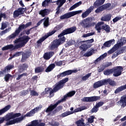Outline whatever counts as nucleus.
Segmentation results:
<instances>
[{
    "label": "nucleus",
    "instance_id": "nucleus-34",
    "mask_svg": "<svg viewBox=\"0 0 126 126\" xmlns=\"http://www.w3.org/2000/svg\"><path fill=\"white\" fill-rule=\"evenodd\" d=\"M111 17H112V15L109 14L102 17L101 19V20L102 21H110V20H111Z\"/></svg>",
    "mask_w": 126,
    "mask_h": 126
},
{
    "label": "nucleus",
    "instance_id": "nucleus-20",
    "mask_svg": "<svg viewBox=\"0 0 126 126\" xmlns=\"http://www.w3.org/2000/svg\"><path fill=\"white\" fill-rule=\"evenodd\" d=\"M20 31H21L19 28L14 32L13 33L10 35L9 36H8V39H15L17 36L18 35V34L20 33Z\"/></svg>",
    "mask_w": 126,
    "mask_h": 126
},
{
    "label": "nucleus",
    "instance_id": "nucleus-58",
    "mask_svg": "<svg viewBox=\"0 0 126 126\" xmlns=\"http://www.w3.org/2000/svg\"><path fill=\"white\" fill-rule=\"evenodd\" d=\"M7 27V23H2L0 29L1 30H3L4 29H5V28Z\"/></svg>",
    "mask_w": 126,
    "mask_h": 126
},
{
    "label": "nucleus",
    "instance_id": "nucleus-57",
    "mask_svg": "<svg viewBox=\"0 0 126 126\" xmlns=\"http://www.w3.org/2000/svg\"><path fill=\"white\" fill-rule=\"evenodd\" d=\"M121 19H122L121 16H117L113 19V22L114 23L118 22V21L121 20Z\"/></svg>",
    "mask_w": 126,
    "mask_h": 126
},
{
    "label": "nucleus",
    "instance_id": "nucleus-45",
    "mask_svg": "<svg viewBox=\"0 0 126 126\" xmlns=\"http://www.w3.org/2000/svg\"><path fill=\"white\" fill-rule=\"evenodd\" d=\"M94 42V39L92 38L90 40L81 41L79 42V44H80L81 45H82L83 43H87L91 44V43H93Z\"/></svg>",
    "mask_w": 126,
    "mask_h": 126
},
{
    "label": "nucleus",
    "instance_id": "nucleus-28",
    "mask_svg": "<svg viewBox=\"0 0 126 126\" xmlns=\"http://www.w3.org/2000/svg\"><path fill=\"white\" fill-rule=\"evenodd\" d=\"M55 67L56 64H55V63L50 64L49 66H48L47 68L46 69V72H50V71H52L53 69H54V68Z\"/></svg>",
    "mask_w": 126,
    "mask_h": 126
},
{
    "label": "nucleus",
    "instance_id": "nucleus-15",
    "mask_svg": "<svg viewBox=\"0 0 126 126\" xmlns=\"http://www.w3.org/2000/svg\"><path fill=\"white\" fill-rule=\"evenodd\" d=\"M25 11V9L23 8H20L17 10L15 11L13 13L14 17L15 18L16 17H18L19 15H21V14H23V13H24V11Z\"/></svg>",
    "mask_w": 126,
    "mask_h": 126
},
{
    "label": "nucleus",
    "instance_id": "nucleus-5",
    "mask_svg": "<svg viewBox=\"0 0 126 126\" xmlns=\"http://www.w3.org/2000/svg\"><path fill=\"white\" fill-rule=\"evenodd\" d=\"M21 116V114L20 113H15L11 112L10 113H8L5 116V118L4 117H0V125L2 124L4 121H9V120H11V119H14L15 118H17L18 117H20Z\"/></svg>",
    "mask_w": 126,
    "mask_h": 126
},
{
    "label": "nucleus",
    "instance_id": "nucleus-50",
    "mask_svg": "<svg viewBox=\"0 0 126 126\" xmlns=\"http://www.w3.org/2000/svg\"><path fill=\"white\" fill-rule=\"evenodd\" d=\"M90 76H91V73H88V74H86L85 76H83L82 77V79L84 81H86V80H87V79H88V78H89V77H90Z\"/></svg>",
    "mask_w": 126,
    "mask_h": 126
},
{
    "label": "nucleus",
    "instance_id": "nucleus-64",
    "mask_svg": "<svg viewBox=\"0 0 126 126\" xmlns=\"http://www.w3.org/2000/svg\"><path fill=\"white\" fill-rule=\"evenodd\" d=\"M50 125L52 126H60V123L57 122H53L51 124H50Z\"/></svg>",
    "mask_w": 126,
    "mask_h": 126
},
{
    "label": "nucleus",
    "instance_id": "nucleus-12",
    "mask_svg": "<svg viewBox=\"0 0 126 126\" xmlns=\"http://www.w3.org/2000/svg\"><path fill=\"white\" fill-rule=\"evenodd\" d=\"M118 106H121L122 108H125L126 106V95L122 96L120 101L117 102Z\"/></svg>",
    "mask_w": 126,
    "mask_h": 126
},
{
    "label": "nucleus",
    "instance_id": "nucleus-48",
    "mask_svg": "<svg viewBox=\"0 0 126 126\" xmlns=\"http://www.w3.org/2000/svg\"><path fill=\"white\" fill-rule=\"evenodd\" d=\"M94 119H95V116H91L88 119V123H89V124H92L93 123H94Z\"/></svg>",
    "mask_w": 126,
    "mask_h": 126
},
{
    "label": "nucleus",
    "instance_id": "nucleus-18",
    "mask_svg": "<svg viewBox=\"0 0 126 126\" xmlns=\"http://www.w3.org/2000/svg\"><path fill=\"white\" fill-rule=\"evenodd\" d=\"M43 21V24L45 27H48L49 26V18H45L44 19L41 20L40 21L38 22L37 24V26H39L41 23H42V22Z\"/></svg>",
    "mask_w": 126,
    "mask_h": 126
},
{
    "label": "nucleus",
    "instance_id": "nucleus-60",
    "mask_svg": "<svg viewBox=\"0 0 126 126\" xmlns=\"http://www.w3.org/2000/svg\"><path fill=\"white\" fill-rule=\"evenodd\" d=\"M11 30V28L7 29L4 31H2L0 34V35H2L3 34H5V33H7V32H9V31H10Z\"/></svg>",
    "mask_w": 126,
    "mask_h": 126
},
{
    "label": "nucleus",
    "instance_id": "nucleus-41",
    "mask_svg": "<svg viewBox=\"0 0 126 126\" xmlns=\"http://www.w3.org/2000/svg\"><path fill=\"white\" fill-rule=\"evenodd\" d=\"M86 109H87V108H86V106H83L82 107H79V108L75 109L74 110V111H72V112H73V113H77L78 112H81V111H83L84 110H86Z\"/></svg>",
    "mask_w": 126,
    "mask_h": 126
},
{
    "label": "nucleus",
    "instance_id": "nucleus-16",
    "mask_svg": "<svg viewBox=\"0 0 126 126\" xmlns=\"http://www.w3.org/2000/svg\"><path fill=\"white\" fill-rule=\"evenodd\" d=\"M66 1V0H58L57 2V4L58 5L57 11H56V14H59L60 13V8L61 6L63 5V4Z\"/></svg>",
    "mask_w": 126,
    "mask_h": 126
},
{
    "label": "nucleus",
    "instance_id": "nucleus-47",
    "mask_svg": "<svg viewBox=\"0 0 126 126\" xmlns=\"http://www.w3.org/2000/svg\"><path fill=\"white\" fill-rule=\"evenodd\" d=\"M112 73H113V69H107L104 71V75H110Z\"/></svg>",
    "mask_w": 126,
    "mask_h": 126
},
{
    "label": "nucleus",
    "instance_id": "nucleus-9",
    "mask_svg": "<svg viewBox=\"0 0 126 126\" xmlns=\"http://www.w3.org/2000/svg\"><path fill=\"white\" fill-rule=\"evenodd\" d=\"M76 72H77V70H68L58 74L57 77L58 78H62V77H64L66 75H69L71 73H75Z\"/></svg>",
    "mask_w": 126,
    "mask_h": 126
},
{
    "label": "nucleus",
    "instance_id": "nucleus-17",
    "mask_svg": "<svg viewBox=\"0 0 126 126\" xmlns=\"http://www.w3.org/2000/svg\"><path fill=\"white\" fill-rule=\"evenodd\" d=\"M126 43V38L125 37H122L118 40L117 44H115V47L117 48H120L122 47L124 44Z\"/></svg>",
    "mask_w": 126,
    "mask_h": 126
},
{
    "label": "nucleus",
    "instance_id": "nucleus-52",
    "mask_svg": "<svg viewBox=\"0 0 126 126\" xmlns=\"http://www.w3.org/2000/svg\"><path fill=\"white\" fill-rule=\"evenodd\" d=\"M93 55V50H91L87 53H86L84 56V57H90V56H92Z\"/></svg>",
    "mask_w": 126,
    "mask_h": 126
},
{
    "label": "nucleus",
    "instance_id": "nucleus-54",
    "mask_svg": "<svg viewBox=\"0 0 126 126\" xmlns=\"http://www.w3.org/2000/svg\"><path fill=\"white\" fill-rule=\"evenodd\" d=\"M104 69H105V66L104 65H101L97 67V71L98 72H102Z\"/></svg>",
    "mask_w": 126,
    "mask_h": 126
},
{
    "label": "nucleus",
    "instance_id": "nucleus-59",
    "mask_svg": "<svg viewBox=\"0 0 126 126\" xmlns=\"http://www.w3.org/2000/svg\"><path fill=\"white\" fill-rule=\"evenodd\" d=\"M31 95L32 96H38V95H39V94H38V93H37V92H36L35 91H31Z\"/></svg>",
    "mask_w": 126,
    "mask_h": 126
},
{
    "label": "nucleus",
    "instance_id": "nucleus-13",
    "mask_svg": "<svg viewBox=\"0 0 126 126\" xmlns=\"http://www.w3.org/2000/svg\"><path fill=\"white\" fill-rule=\"evenodd\" d=\"M106 81H105V80H102L94 83V88H99V87L105 85V84H106Z\"/></svg>",
    "mask_w": 126,
    "mask_h": 126
},
{
    "label": "nucleus",
    "instance_id": "nucleus-53",
    "mask_svg": "<svg viewBox=\"0 0 126 126\" xmlns=\"http://www.w3.org/2000/svg\"><path fill=\"white\" fill-rule=\"evenodd\" d=\"M99 108L96 105L91 110V113H97Z\"/></svg>",
    "mask_w": 126,
    "mask_h": 126
},
{
    "label": "nucleus",
    "instance_id": "nucleus-37",
    "mask_svg": "<svg viewBox=\"0 0 126 126\" xmlns=\"http://www.w3.org/2000/svg\"><path fill=\"white\" fill-rule=\"evenodd\" d=\"M105 0H96L94 2V5L95 6L101 5V4H103L104 2H105Z\"/></svg>",
    "mask_w": 126,
    "mask_h": 126
},
{
    "label": "nucleus",
    "instance_id": "nucleus-43",
    "mask_svg": "<svg viewBox=\"0 0 126 126\" xmlns=\"http://www.w3.org/2000/svg\"><path fill=\"white\" fill-rule=\"evenodd\" d=\"M118 49H119V47H117L116 45H115V46H114L111 49L108 51V54L111 55V54H113L114 52H116Z\"/></svg>",
    "mask_w": 126,
    "mask_h": 126
},
{
    "label": "nucleus",
    "instance_id": "nucleus-2",
    "mask_svg": "<svg viewBox=\"0 0 126 126\" xmlns=\"http://www.w3.org/2000/svg\"><path fill=\"white\" fill-rule=\"evenodd\" d=\"M76 30V27H72L63 31L62 33H60L58 35V38H60L59 39H56L53 41L51 45V49L58 48L60 45L64 43V42H65V37H64L63 35H66V34H70V33H73V32H75Z\"/></svg>",
    "mask_w": 126,
    "mask_h": 126
},
{
    "label": "nucleus",
    "instance_id": "nucleus-51",
    "mask_svg": "<svg viewBox=\"0 0 126 126\" xmlns=\"http://www.w3.org/2000/svg\"><path fill=\"white\" fill-rule=\"evenodd\" d=\"M44 70V68L41 67H38L37 68H35V72L36 73H39V72H41Z\"/></svg>",
    "mask_w": 126,
    "mask_h": 126
},
{
    "label": "nucleus",
    "instance_id": "nucleus-36",
    "mask_svg": "<svg viewBox=\"0 0 126 126\" xmlns=\"http://www.w3.org/2000/svg\"><path fill=\"white\" fill-rule=\"evenodd\" d=\"M32 24V23L29 22V23H27L26 25H22L20 26L19 27V28L21 31L23 29H25V28H27V27H28L29 26H30Z\"/></svg>",
    "mask_w": 126,
    "mask_h": 126
},
{
    "label": "nucleus",
    "instance_id": "nucleus-42",
    "mask_svg": "<svg viewBox=\"0 0 126 126\" xmlns=\"http://www.w3.org/2000/svg\"><path fill=\"white\" fill-rule=\"evenodd\" d=\"M72 114H73V112L72 111H66L65 112H64L61 115V117H63V118H64V117H67V116H69V115H72Z\"/></svg>",
    "mask_w": 126,
    "mask_h": 126
},
{
    "label": "nucleus",
    "instance_id": "nucleus-56",
    "mask_svg": "<svg viewBox=\"0 0 126 126\" xmlns=\"http://www.w3.org/2000/svg\"><path fill=\"white\" fill-rule=\"evenodd\" d=\"M95 34V32H90L87 34H85L83 35V37L84 38H86L87 37H89V36H93V35H94Z\"/></svg>",
    "mask_w": 126,
    "mask_h": 126
},
{
    "label": "nucleus",
    "instance_id": "nucleus-46",
    "mask_svg": "<svg viewBox=\"0 0 126 126\" xmlns=\"http://www.w3.org/2000/svg\"><path fill=\"white\" fill-rule=\"evenodd\" d=\"M105 81H106V84L108 83L110 85H111L112 86H114V85H116V82H115L114 81H112V80L110 79L105 80Z\"/></svg>",
    "mask_w": 126,
    "mask_h": 126
},
{
    "label": "nucleus",
    "instance_id": "nucleus-61",
    "mask_svg": "<svg viewBox=\"0 0 126 126\" xmlns=\"http://www.w3.org/2000/svg\"><path fill=\"white\" fill-rule=\"evenodd\" d=\"M110 6H111L110 3H107V4H105L102 5L103 10L107 9V8H109V7H110Z\"/></svg>",
    "mask_w": 126,
    "mask_h": 126
},
{
    "label": "nucleus",
    "instance_id": "nucleus-38",
    "mask_svg": "<svg viewBox=\"0 0 126 126\" xmlns=\"http://www.w3.org/2000/svg\"><path fill=\"white\" fill-rule=\"evenodd\" d=\"M76 124L77 126H86V124L84 123V121L83 120V119L77 121L76 122Z\"/></svg>",
    "mask_w": 126,
    "mask_h": 126
},
{
    "label": "nucleus",
    "instance_id": "nucleus-4",
    "mask_svg": "<svg viewBox=\"0 0 126 126\" xmlns=\"http://www.w3.org/2000/svg\"><path fill=\"white\" fill-rule=\"evenodd\" d=\"M75 94V91H71L67 94H66L65 95H64L63 98L60 101L57 102L56 103H55L54 105H51L47 109L46 112L47 113H49L50 112H52L57 106L61 103V102H63V101H65L66 99H67L68 97H72V96H74Z\"/></svg>",
    "mask_w": 126,
    "mask_h": 126
},
{
    "label": "nucleus",
    "instance_id": "nucleus-62",
    "mask_svg": "<svg viewBox=\"0 0 126 126\" xmlns=\"http://www.w3.org/2000/svg\"><path fill=\"white\" fill-rule=\"evenodd\" d=\"M103 105H104V102L100 101L98 102L96 104L95 106L96 107H97V108H99V107H102V106H103Z\"/></svg>",
    "mask_w": 126,
    "mask_h": 126
},
{
    "label": "nucleus",
    "instance_id": "nucleus-24",
    "mask_svg": "<svg viewBox=\"0 0 126 126\" xmlns=\"http://www.w3.org/2000/svg\"><path fill=\"white\" fill-rule=\"evenodd\" d=\"M104 24V22H99L96 25L95 29L96 31H97L98 33H100L101 32V29H102L101 26Z\"/></svg>",
    "mask_w": 126,
    "mask_h": 126
},
{
    "label": "nucleus",
    "instance_id": "nucleus-6",
    "mask_svg": "<svg viewBox=\"0 0 126 126\" xmlns=\"http://www.w3.org/2000/svg\"><path fill=\"white\" fill-rule=\"evenodd\" d=\"M67 81H68V78H66L57 83L53 89L54 92H57V91L60 90V89H62V88H63V87L64 86V84L66 83Z\"/></svg>",
    "mask_w": 126,
    "mask_h": 126
},
{
    "label": "nucleus",
    "instance_id": "nucleus-26",
    "mask_svg": "<svg viewBox=\"0 0 126 126\" xmlns=\"http://www.w3.org/2000/svg\"><path fill=\"white\" fill-rule=\"evenodd\" d=\"M125 89H126V84L118 88L115 90L114 93H115V94H118V93H120V92H122V91H123V90H125Z\"/></svg>",
    "mask_w": 126,
    "mask_h": 126
},
{
    "label": "nucleus",
    "instance_id": "nucleus-55",
    "mask_svg": "<svg viewBox=\"0 0 126 126\" xmlns=\"http://www.w3.org/2000/svg\"><path fill=\"white\" fill-rule=\"evenodd\" d=\"M103 10H104V9L102 6H101L100 7H98L96 10H95V12L96 13H99V12H101V11H103Z\"/></svg>",
    "mask_w": 126,
    "mask_h": 126
},
{
    "label": "nucleus",
    "instance_id": "nucleus-63",
    "mask_svg": "<svg viewBox=\"0 0 126 126\" xmlns=\"http://www.w3.org/2000/svg\"><path fill=\"white\" fill-rule=\"evenodd\" d=\"M63 61H59L55 62V64L58 66H61V65H63Z\"/></svg>",
    "mask_w": 126,
    "mask_h": 126
},
{
    "label": "nucleus",
    "instance_id": "nucleus-14",
    "mask_svg": "<svg viewBox=\"0 0 126 126\" xmlns=\"http://www.w3.org/2000/svg\"><path fill=\"white\" fill-rule=\"evenodd\" d=\"M90 22V18H87L84 20H83L80 24V25H81L82 27L85 28H87L89 27V23Z\"/></svg>",
    "mask_w": 126,
    "mask_h": 126
},
{
    "label": "nucleus",
    "instance_id": "nucleus-44",
    "mask_svg": "<svg viewBox=\"0 0 126 126\" xmlns=\"http://www.w3.org/2000/svg\"><path fill=\"white\" fill-rule=\"evenodd\" d=\"M10 78H12V76L9 74L5 75L4 77V79L5 81H6V82H8V81H9V79H10Z\"/></svg>",
    "mask_w": 126,
    "mask_h": 126
},
{
    "label": "nucleus",
    "instance_id": "nucleus-3",
    "mask_svg": "<svg viewBox=\"0 0 126 126\" xmlns=\"http://www.w3.org/2000/svg\"><path fill=\"white\" fill-rule=\"evenodd\" d=\"M41 108H42V106L37 107L32 110L30 112H28L24 116H22L20 118H16L13 119V120L7 122L6 123V126H10L11 125H14V124H19V123H21L22 120L25 119L26 117H32V116H34V114L38 113V112L41 110Z\"/></svg>",
    "mask_w": 126,
    "mask_h": 126
},
{
    "label": "nucleus",
    "instance_id": "nucleus-39",
    "mask_svg": "<svg viewBox=\"0 0 126 126\" xmlns=\"http://www.w3.org/2000/svg\"><path fill=\"white\" fill-rule=\"evenodd\" d=\"M13 68V65H8L7 66L5 67L4 70L2 72H1V73H5V72H8V71L10 69H11Z\"/></svg>",
    "mask_w": 126,
    "mask_h": 126
},
{
    "label": "nucleus",
    "instance_id": "nucleus-10",
    "mask_svg": "<svg viewBox=\"0 0 126 126\" xmlns=\"http://www.w3.org/2000/svg\"><path fill=\"white\" fill-rule=\"evenodd\" d=\"M100 99L99 96L85 97L82 99L83 102H94Z\"/></svg>",
    "mask_w": 126,
    "mask_h": 126
},
{
    "label": "nucleus",
    "instance_id": "nucleus-25",
    "mask_svg": "<svg viewBox=\"0 0 126 126\" xmlns=\"http://www.w3.org/2000/svg\"><path fill=\"white\" fill-rule=\"evenodd\" d=\"M49 13H50V10L47 9L42 10L39 12V14L42 16V17H44L46 15H48Z\"/></svg>",
    "mask_w": 126,
    "mask_h": 126
},
{
    "label": "nucleus",
    "instance_id": "nucleus-27",
    "mask_svg": "<svg viewBox=\"0 0 126 126\" xmlns=\"http://www.w3.org/2000/svg\"><path fill=\"white\" fill-rule=\"evenodd\" d=\"M123 53L124 52V50H123L122 48L121 50L117 51L115 53H114V54L112 56V59H115V58H117L119 55H121V54H123Z\"/></svg>",
    "mask_w": 126,
    "mask_h": 126
},
{
    "label": "nucleus",
    "instance_id": "nucleus-23",
    "mask_svg": "<svg viewBox=\"0 0 126 126\" xmlns=\"http://www.w3.org/2000/svg\"><path fill=\"white\" fill-rule=\"evenodd\" d=\"M55 54L53 52H49L44 54L43 58L45 60H50Z\"/></svg>",
    "mask_w": 126,
    "mask_h": 126
},
{
    "label": "nucleus",
    "instance_id": "nucleus-11",
    "mask_svg": "<svg viewBox=\"0 0 126 126\" xmlns=\"http://www.w3.org/2000/svg\"><path fill=\"white\" fill-rule=\"evenodd\" d=\"M93 9H94V6H91L86 10V11L82 14V18H86V17H87V16H88V15H89V14L92 12Z\"/></svg>",
    "mask_w": 126,
    "mask_h": 126
},
{
    "label": "nucleus",
    "instance_id": "nucleus-8",
    "mask_svg": "<svg viewBox=\"0 0 126 126\" xmlns=\"http://www.w3.org/2000/svg\"><path fill=\"white\" fill-rule=\"evenodd\" d=\"M113 76L115 77L120 76L122 75L123 72V67L122 66H116L112 69Z\"/></svg>",
    "mask_w": 126,
    "mask_h": 126
},
{
    "label": "nucleus",
    "instance_id": "nucleus-35",
    "mask_svg": "<svg viewBox=\"0 0 126 126\" xmlns=\"http://www.w3.org/2000/svg\"><path fill=\"white\" fill-rule=\"evenodd\" d=\"M51 35H49V32L48 33H47V35H45L44 36L41 37L40 39H39L37 43V44H41V43L44 42V41H45V40H46V39H47V38H48V37L50 36Z\"/></svg>",
    "mask_w": 126,
    "mask_h": 126
},
{
    "label": "nucleus",
    "instance_id": "nucleus-1",
    "mask_svg": "<svg viewBox=\"0 0 126 126\" xmlns=\"http://www.w3.org/2000/svg\"><path fill=\"white\" fill-rule=\"evenodd\" d=\"M30 38L28 36L26 35L18 39H16L14 41L15 46L12 44L8 45L2 48V51H6L7 50H15L24 47Z\"/></svg>",
    "mask_w": 126,
    "mask_h": 126
},
{
    "label": "nucleus",
    "instance_id": "nucleus-32",
    "mask_svg": "<svg viewBox=\"0 0 126 126\" xmlns=\"http://www.w3.org/2000/svg\"><path fill=\"white\" fill-rule=\"evenodd\" d=\"M107 57V53L103 54V55H101L99 57H98L95 61L94 63H97L98 62H100L101 60H103L105 59Z\"/></svg>",
    "mask_w": 126,
    "mask_h": 126
},
{
    "label": "nucleus",
    "instance_id": "nucleus-7",
    "mask_svg": "<svg viewBox=\"0 0 126 126\" xmlns=\"http://www.w3.org/2000/svg\"><path fill=\"white\" fill-rule=\"evenodd\" d=\"M82 13V10L70 12L61 16L60 18L61 19H65V18H70V17H72V16H74V15H76V14H79V13Z\"/></svg>",
    "mask_w": 126,
    "mask_h": 126
},
{
    "label": "nucleus",
    "instance_id": "nucleus-19",
    "mask_svg": "<svg viewBox=\"0 0 126 126\" xmlns=\"http://www.w3.org/2000/svg\"><path fill=\"white\" fill-rule=\"evenodd\" d=\"M114 44H115V39L109 40L104 43L103 46L102 47L101 49H104V47H107V48H109L111 47V45H114Z\"/></svg>",
    "mask_w": 126,
    "mask_h": 126
},
{
    "label": "nucleus",
    "instance_id": "nucleus-40",
    "mask_svg": "<svg viewBox=\"0 0 126 126\" xmlns=\"http://www.w3.org/2000/svg\"><path fill=\"white\" fill-rule=\"evenodd\" d=\"M51 2H52V0H45L43 1L42 5L44 7H46V6H48Z\"/></svg>",
    "mask_w": 126,
    "mask_h": 126
},
{
    "label": "nucleus",
    "instance_id": "nucleus-21",
    "mask_svg": "<svg viewBox=\"0 0 126 126\" xmlns=\"http://www.w3.org/2000/svg\"><path fill=\"white\" fill-rule=\"evenodd\" d=\"M54 90H52V88H47L45 89L44 92L42 93V95L44 96V95H46V94H50V95H52L53 93H54Z\"/></svg>",
    "mask_w": 126,
    "mask_h": 126
},
{
    "label": "nucleus",
    "instance_id": "nucleus-22",
    "mask_svg": "<svg viewBox=\"0 0 126 126\" xmlns=\"http://www.w3.org/2000/svg\"><path fill=\"white\" fill-rule=\"evenodd\" d=\"M11 108V106L10 105H8L6 106H5L4 108L0 109V116H1L3 115V114H4V113L7 112L9 109Z\"/></svg>",
    "mask_w": 126,
    "mask_h": 126
},
{
    "label": "nucleus",
    "instance_id": "nucleus-49",
    "mask_svg": "<svg viewBox=\"0 0 126 126\" xmlns=\"http://www.w3.org/2000/svg\"><path fill=\"white\" fill-rule=\"evenodd\" d=\"M102 29L105 30L106 32H109L110 31V27L107 25H104L102 27Z\"/></svg>",
    "mask_w": 126,
    "mask_h": 126
},
{
    "label": "nucleus",
    "instance_id": "nucleus-33",
    "mask_svg": "<svg viewBox=\"0 0 126 126\" xmlns=\"http://www.w3.org/2000/svg\"><path fill=\"white\" fill-rule=\"evenodd\" d=\"M35 126H45L46 124L44 123H42L41 120H34Z\"/></svg>",
    "mask_w": 126,
    "mask_h": 126
},
{
    "label": "nucleus",
    "instance_id": "nucleus-30",
    "mask_svg": "<svg viewBox=\"0 0 126 126\" xmlns=\"http://www.w3.org/2000/svg\"><path fill=\"white\" fill-rule=\"evenodd\" d=\"M62 27H63L61 25H59L56 27L54 31L49 32V36H52V35L55 34V33H56V32H57V30H60V29H61Z\"/></svg>",
    "mask_w": 126,
    "mask_h": 126
},
{
    "label": "nucleus",
    "instance_id": "nucleus-29",
    "mask_svg": "<svg viewBox=\"0 0 126 126\" xmlns=\"http://www.w3.org/2000/svg\"><path fill=\"white\" fill-rule=\"evenodd\" d=\"M82 4V2L81 1L78 2L77 3H75L73 5H72L69 9L70 11H71V10H73V9H75V8H76V7H78L80 5H81Z\"/></svg>",
    "mask_w": 126,
    "mask_h": 126
},
{
    "label": "nucleus",
    "instance_id": "nucleus-31",
    "mask_svg": "<svg viewBox=\"0 0 126 126\" xmlns=\"http://www.w3.org/2000/svg\"><path fill=\"white\" fill-rule=\"evenodd\" d=\"M21 55H23V57L22 58V61L23 62V60H24V54H23V53L22 52H17L12 57H11L9 59V60H11L12 58H14L15 57H19V56H21Z\"/></svg>",
    "mask_w": 126,
    "mask_h": 126
}]
</instances>
